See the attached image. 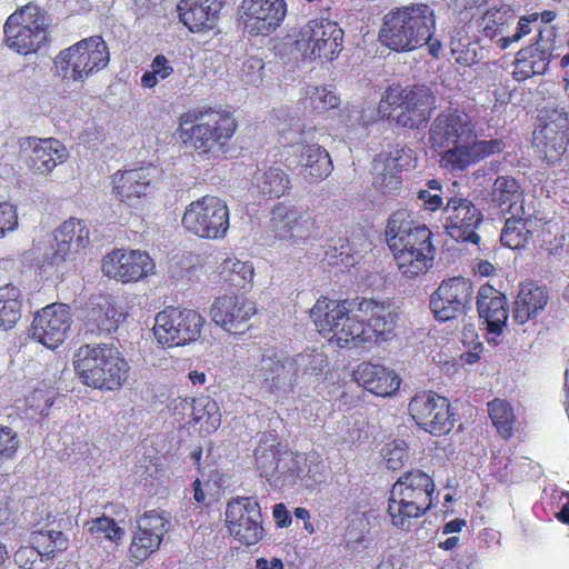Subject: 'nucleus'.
Instances as JSON below:
<instances>
[{
    "label": "nucleus",
    "mask_w": 569,
    "mask_h": 569,
    "mask_svg": "<svg viewBox=\"0 0 569 569\" xmlns=\"http://www.w3.org/2000/svg\"><path fill=\"white\" fill-rule=\"evenodd\" d=\"M538 30L537 40L530 46L537 48L543 56H547L549 60L555 58L557 31L553 26L536 27Z\"/></svg>",
    "instance_id": "5fc2aeb1"
},
{
    "label": "nucleus",
    "mask_w": 569,
    "mask_h": 569,
    "mask_svg": "<svg viewBox=\"0 0 569 569\" xmlns=\"http://www.w3.org/2000/svg\"><path fill=\"white\" fill-rule=\"evenodd\" d=\"M174 415L181 416L184 426L198 427L200 435H212L221 425L218 402L209 396L180 399L174 406Z\"/></svg>",
    "instance_id": "393cba45"
},
{
    "label": "nucleus",
    "mask_w": 569,
    "mask_h": 569,
    "mask_svg": "<svg viewBox=\"0 0 569 569\" xmlns=\"http://www.w3.org/2000/svg\"><path fill=\"white\" fill-rule=\"evenodd\" d=\"M123 320V313L110 301L106 300L89 310L87 313V329L94 335H110L114 332Z\"/></svg>",
    "instance_id": "e433bc0d"
},
{
    "label": "nucleus",
    "mask_w": 569,
    "mask_h": 569,
    "mask_svg": "<svg viewBox=\"0 0 569 569\" xmlns=\"http://www.w3.org/2000/svg\"><path fill=\"white\" fill-rule=\"evenodd\" d=\"M101 270L110 279L131 283L153 274L156 264L147 251L120 248L103 257Z\"/></svg>",
    "instance_id": "f3484780"
},
{
    "label": "nucleus",
    "mask_w": 569,
    "mask_h": 569,
    "mask_svg": "<svg viewBox=\"0 0 569 569\" xmlns=\"http://www.w3.org/2000/svg\"><path fill=\"white\" fill-rule=\"evenodd\" d=\"M408 411L420 429L433 436L448 435L455 426L450 401L432 390L416 392Z\"/></svg>",
    "instance_id": "4468645a"
},
{
    "label": "nucleus",
    "mask_w": 569,
    "mask_h": 569,
    "mask_svg": "<svg viewBox=\"0 0 569 569\" xmlns=\"http://www.w3.org/2000/svg\"><path fill=\"white\" fill-rule=\"evenodd\" d=\"M473 286L469 279L452 277L443 280L430 297V309L438 321L446 322L465 316L470 308Z\"/></svg>",
    "instance_id": "a211bd4d"
},
{
    "label": "nucleus",
    "mask_w": 569,
    "mask_h": 569,
    "mask_svg": "<svg viewBox=\"0 0 569 569\" xmlns=\"http://www.w3.org/2000/svg\"><path fill=\"white\" fill-rule=\"evenodd\" d=\"M435 104V96L423 87L390 86L379 102V112L402 128L419 129L430 120Z\"/></svg>",
    "instance_id": "9d476101"
},
{
    "label": "nucleus",
    "mask_w": 569,
    "mask_h": 569,
    "mask_svg": "<svg viewBox=\"0 0 569 569\" xmlns=\"http://www.w3.org/2000/svg\"><path fill=\"white\" fill-rule=\"evenodd\" d=\"M491 201L509 214L523 207V190L511 176L496 178L490 192Z\"/></svg>",
    "instance_id": "c9c22d12"
},
{
    "label": "nucleus",
    "mask_w": 569,
    "mask_h": 569,
    "mask_svg": "<svg viewBox=\"0 0 569 569\" xmlns=\"http://www.w3.org/2000/svg\"><path fill=\"white\" fill-rule=\"evenodd\" d=\"M549 300L546 287L528 283L521 287L515 301L513 318L523 325L545 309Z\"/></svg>",
    "instance_id": "f704fd0d"
},
{
    "label": "nucleus",
    "mask_w": 569,
    "mask_h": 569,
    "mask_svg": "<svg viewBox=\"0 0 569 569\" xmlns=\"http://www.w3.org/2000/svg\"><path fill=\"white\" fill-rule=\"evenodd\" d=\"M435 489V480L423 470L411 469L402 473L392 485L388 499L391 525L410 530L413 521L432 507Z\"/></svg>",
    "instance_id": "0eeeda50"
},
{
    "label": "nucleus",
    "mask_w": 569,
    "mask_h": 569,
    "mask_svg": "<svg viewBox=\"0 0 569 569\" xmlns=\"http://www.w3.org/2000/svg\"><path fill=\"white\" fill-rule=\"evenodd\" d=\"M39 557H41L40 553L32 545L22 546L14 552L13 560L19 568L32 569Z\"/></svg>",
    "instance_id": "bf43d9fd"
},
{
    "label": "nucleus",
    "mask_w": 569,
    "mask_h": 569,
    "mask_svg": "<svg viewBox=\"0 0 569 569\" xmlns=\"http://www.w3.org/2000/svg\"><path fill=\"white\" fill-rule=\"evenodd\" d=\"M252 378L260 389L271 395L290 393L296 385L290 358H280L274 351L262 355Z\"/></svg>",
    "instance_id": "b1692460"
},
{
    "label": "nucleus",
    "mask_w": 569,
    "mask_h": 569,
    "mask_svg": "<svg viewBox=\"0 0 569 569\" xmlns=\"http://www.w3.org/2000/svg\"><path fill=\"white\" fill-rule=\"evenodd\" d=\"M256 465L259 473L269 483L278 486L284 481L287 470L281 466V452L277 446H259L254 451Z\"/></svg>",
    "instance_id": "ea45409f"
},
{
    "label": "nucleus",
    "mask_w": 569,
    "mask_h": 569,
    "mask_svg": "<svg viewBox=\"0 0 569 569\" xmlns=\"http://www.w3.org/2000/svg\"><path fill=\"white\" fill-rule=\"evenodd\" d=\"M284 565L280 558L267 559L260 557L256 559V569H283Z\"/></svg>",
    "instance_id": "e2e57ef3"
},
{
    "label": "nucleus",
    "mask_w": 569,
    "mask_h": 569,
    "mask_svg": "<svg viewBox=\"0 0 569 569\" xmlns=\"http://www.w3.org/2000/svg\"><path fill=\"white\" fill-rule=\"evenodd\" d=\"M181 224L200 239H223L230 227L229 208L223 199L206 194L186 207Z\"/></svg>",
    "instance_id": "f8f14e48"
},
{
    "label": "nucleus",
    "mask_w": 569,
    "mask_h": 569,
    "mask_svg": "<svg viewBox=\"0 0 569 569\" xmlns=\"http://www.w3.org/2000/svg\"><path fill=\"white\" fill-rule=\"evenodd\" d=\"M479 318L486 325L490 340L503 333L509 318L506 296L491 284H482L477 293Z\"/></svg>",
    "instance_id": "a878e982"
},
{
    "label": "nucleus",
    "mask_w": 569,
    "mask_h": 569,
    "mask_svg": "<svg viewBox=\"0 0 569 569\" xmlns=\"http://www.w3.org/2000/svg\"><path fill=\"white\" fill-rule=\"evenodd\" d=\"M487 411L498 435L505 440L512 438L517 422L512 406L507 400L495 398L487 403Z\"/></svg>",
    "instance_id": "c03bdc74"
},
{
    "label": "nucleus",
    "mask_w": 569,
    "mask_h": 569,
    "mask_svg": "<svg viewBox=\"0 0 569 569\" xmlns=\"http://www.w3.org/2000/svg\"><path fill=\"white\" fill-rule=\"evenodd\" d=\"M355 381L378 397L395 395L401 385L400 377L382 365L362 362L353 370Z\"/></svg>",
    "instance_id": "c85d7f7f"
},
{
    "label": "nucleus",
    "mask_w": 569,
    "mask_h": 569,
    "mask_svg": "<svg viewBox=\"0 0 569 569\" xmlns=\"http://www.w3.org/2000/svg\"><path fill=\"white\" fill-rule=\"evenodd\" d=\"M385 237L402 277L415 279L432 267L436 254L433 233L411 211H393L387 220Z\"/></svg>",
    "instance_id": "7ed1b4c3"
},
{
    "label": "nucleus",
    "mask_w": 569,
    "mask_h": 569,
    "mask_svg": "<svg viewBox=\"0 0 569 569\" xmlns=\"http://www.w3.org/2000/svg\"><path fill=\"white\" fill-rule=\"evenodd\" d=\"M19 447L17 433L7 426H0V465L11 459Z\"/></svg>",
    "instance_id": "6e6d98bb"
},
{
    "label": "nucleus",
    "mask_w": 569,
    "mask_h": 569,
    "mask_svg": "<svg viewBox=\"0 0 569 569\" xmlns=\"http://www.w3.org/2000/svg\"><path fill=\"white\" fill-rule=\"evenodd\" d=\"M54 243L50 249L42 254L37 262L38 272L41 277L59 278L62 274V269L68 262H72L77 254L82 250L76 249L72 244L68 243L66 239L59 237V233H53Z\"/></svg>",
    "instance_id": "473e14b6"
},
{
    "label": "nucleus",
    "mask_w": 569,
    "mask_h": 569,
    "mask_svg": "<svg viewBox=\"0 0 569 569\" xmlns=\"http://www.w3.org/2000/svg\"><path fill=\"white\" fill-rule=\"evenodd\" d=\"M204 325L202 315L193 309L167 307L156 316L153 333L166 347H179L196 341Z\"/></svg>",
    "instance_id": "ddd939ff"
},
{
    "label": "nucleus",
    "mask_w": 569,
    "mask_h": 569,
    "mask_svg": "<svg viewBox=\"0 0 569 569\" xmlns=\"http://www.w3.org/2000/svg\"><path fill=\"white\" fill-rule=\"evenodd\" d=\"M533 144L543 159L555 163L566 153L569 146V117L566 112L552 110L533 131Z\"/></svg>",
    "instance_id": "412c9836"
},
{
    "label": "nucleus",
    "mask_w": 569,
    "mask_h": 569,
    "mask_svg": "<svg viewBox=\"0 0 569 569\" xmlns=\"http://www.w3.org/2000/svg\"><path fill=\"white\" fill-rule=\"evenodd\" d=\"M91 536L99 538L103 535L111 542L118 543L124 536V530L119 527L113 518L102 515L87 522Z\"/></svg>",
    "instance_id": "3c124183"
},
{
    "label": "nucleus",
    "mask_w": 569,
    "mask_h": 569,
    "mask_svg": "<svg viewBox=\"0 0 569 569\" xmlns=\"http://www.w3.org/2000/svg\"><path fill=\"white\" fill-rule=\"evenodd\" d=\"M257 311L253 300L239 295H223L213 301L211 319L230 333H243Z\"/></svg>",
    "instance_id": "5701e85b"
},
{
    "label": "nucleus",
    "mask_w": 569,
    "mask_h": 569,
    "mask_svg": "<svg viewBox=\"0 0 569 569\" xmlns=\"http://www.w3.org/2000/svg\"><path fill=\"white\" fill-rule=\"evenodd\" d=\"M238 130L233 113L221 107L191 108L178 117L176 133L198 156L217 158L224 154Z\"/></svg>",
    "instance_id": "20e7f679"
},
{
    "label": "nucleus",
    "mask_w": 569,
    "mask_h": 569,
    "mask_svg": "<svg viewBox=\"0 0 569 569\" xmlns=\"http://www.w3.org/2000/svg\"><path fill=\"white\" fill-rule=\"evenodd\" d=\"M445 229L458 242L478 244L480 236L477 233L483 221L481 210L468 198L455 194L447 197L443 207Z\"/></svg>",
    "instance_id": "6ab92c4d"
},
{
    "label": "nucleus",
    "mask_w": 569,
    "mask_h": 569,
    "mask_svg": "<svg viewBox=\"0 0 569 569\" xmlns=\"http://www.w3.org/2000/svg\"><path fill=\"white\" fill-rule=\"evenodd\" d=\"M151 182L148 168L119 170L112 177V193L119 201L132 204L148 194Z\"/></svg>",
    "instance_id": "c756f323"
},
{
    "label": "nucleus",
    "mask_w": 569,
    "mask_h": 569,
    "mask_svg": "<svg viewBox=\"0 0 569 569\" xmlns=\"http://www.w3.org/2000/svg\"><path fill=\"white\" fill-rule=\"evenodd\" d=\"M477 124L465 107L450 104L430 124L428 141L439 152L440 167L449 172H463L470 166L500 153L502 139L477 140Z\"/></svg>",
    "instance_id": "f03ea898"
},
{
    "label": "nucleus",
    "mask_w": 569,
    "mask_h": 569,
    "mask_svg": "<svg viewBox=\"0 0 569 569\" xmlns=\"http://www.w3.org/2000/svg\"><path fill=\"white\" fill-rule=\"evenodd\" d=\"M221 276L231 287L246 289L251 284L254 270L250 262L228 258L221 264Z\"/></svg>",
    "instance_id": "de8ad7c7"
},
{
    "label": "nucleus",
    "mask_w": 569,
    "mask_h": 569,
    "mask_svg": "<svg viewBox=\"0 0 569 569\" xmlns=\"http://www.w3.org/2000/svg\"><path fill=\"white\" fill-rule=\"evenodd\" d=\"M169 520L163 512L148 510L139 517L137 529L128 549V558L136 566L141 565L159 550L168 531Z\"/></svg>",
    "instance_id": "aec40b11"
},
{
    "label": "nucleus",
    "mask_w": 569,
    "mask_h": 569,
    "mask_svg": "<svg viewBox=\"0 0 569 569\" xmlns=\"http://www.w3.org/2000/svg\"><path fill=\"white\" fill-rule=\"evenodd\" d=\"M150 67L151 70L146 71L141 77V84L144 88H154L159 80H164L173 73V67L164 54H157Z\"/></svg>",
    "instance_id": "603ef678"
},
{
    "label": "nucleus",
    "mask_w": 569,
    "mask_h": 569,
    "mask_svg": "<svg viewBox=\"0 0 569 569\" xmlns=\"http://www.w3.org/2000/svg\"><path fill=\"white\" fill-rule=\"evenodd\" d=\"M532 14H537L538 23H542L543 26H549L556 19V12L552 10H543L542 12H532Z\"/></svg>",
    "instance_id": "338daca9"
},
{
    "label": "nucleus",
    "mask_w": 569,
    "mask_h": 569,
    "mask_svg": "<svg viewBox=\"0 0 569 569\" xmlns=\"http://www.w3.org/2000/svg\"><path fill=\"white\" fill-rule=\"evenodd\" d=\"M305 108L316 113H323L336 109L340 104V98L330 86H308L302 98Z\"/></svg>",
    "instance_id": "a18cd8bd"
},
{
    "label": "nucleus",
    "mask_w": 569,
    "mask_h": 569,
    "mask_svg": "<svg viewBox=\"0 0 569 569\" xmlns=\"http://www.w3.org/2000/svg\"><path fill=\"white\" fill-rule=\"evenodd\" d=\"M226 526L229 533L246 546H253L262 540V513L254 497H236L226 507Z\"/></svg>",
    "instance_id": "2eb2a0df"
},
{
    "label": "nucleus",
    "mask_w": 569,
    "mask_h": 569,
    "mask_svg": "<svg viewBox=\"0 0 569 569\" xmlns=\"http://www.w3.org/2000/svg\"><path fill=\"white\" fill-rule=\"evenodd\" d=\"M310 316L321 336L350 348H370L391 340L398 318L389 305L363 297H320Z\"/></svg>",
    "instance_id": "f257e3e1"
},
{
    "label": "nucleus",
    "mask_w": 569,
    "mask_h": 569,
    "mask_svg": "<svg viewBox=\"0 0 569 569\" xmlns=\"http://www.w3.org/2000/svg\"><path fill=\"white\" fill-rule=\"evenodd\" d=\"M270 227L279 240L306 239L310 237L312 222L308 212L280 202L271 211Z\"/></svg>",
    "instance_id": "bb28decb"
},
{
    "label": "nucleus",
    "mask_w": 569,
    "mask_h": 569,
    "mask_svg": "<svg viewBox=\"0 0 569 569\" xmlns=\"http://www.w3.org/2000/svg\"><path fill=\"white\" fill-rule=\"evenodd\" d=\"M21 291L13 284L0 287V328L9 330L21 317Z\"/></svg>",
    "instance_id": "37998d69"
},
{
    "label": "nucleus",
    "mask_w": 569,
    "mask_h": 569,
    "mask_svg": "<svg viewBox=\"0 0 569 569\" xmlns=\"http://www.w3.org/2000/svg\"><path fill=\"white\" fill-rule=\"evenodd\" d=\"M531 24H538L537 14H525L521 16L517 22L516 32L510 34V37L499 38L497 41L498 47L501 50L507 49L511 43L518 42L523 37L528 36L532 31Z\"/></svg>",
    "instance_id": "864d4df0"
},
{
    "label": "nucleus",
    "mask_w": 569,
    "mask_h": 569,
    "mask_svg": "<svg viewBox=\"0 0 569 569\" xmlns=\"http://www.w3.org/2000/svg\"><path fill=\"white\" fill-rule=\"evenodd\" d=\"M49 41V16L33 2L16 9L3 24L4 44L21 56L38 52Z\"/></svg>",
    "instance_id": "1a4fd4ad"
},
{
    "label": "nucleus",
    "mask_w": 569,
    "mask_h": 569,
    "mask_svg": "<svg viewBox=\"0 0 569 569\" xmlns=\"http://www.w3.org/2000/svg\"><path fill=\"white\" fill-rule=\"evenodd\" d=\"M418 199L422 201V206L428 211H437L443 204V199L440 194H432L429 190H419Z\"/></svg>",
    "instance_id": "052dcab7"
},
{
    "label": "nucleus",
    "mask_w": 569,
    "mask_h": 569,
    "mask_svg": "<svg viewBox=\"0 0 569 569\" xmlns=\"http://www.w3.org/2000/svg\"><path fill=\"white\" fill-rule=\"evenodd\" d=\"M287 10L284 0H242L239 21L248 36L267 37L282 24Z\"/></svg>",
    "instance_id": "dca6fc26"
},
{
    "label": "nucleus",
    "mask_w": 569,
    "mask_h": 569,
    "mask_svg": "<svg viewBox=\"0 0 569 569\" xmlns=\"http://www.w3.org/2000/svg\"><path fill=\"white\" fill-rule=\"evenodd\" d=\"M517 16L509 8L493 7L481 17L479 26L485 37L489 39L510 37L507 34L516 22Z\"/></svg>",
    "instance_id": "a19ab883"
},
{
    "label": "nucleus",
    "mask_w": 569,
    "mask_h": 569,
    "mask_svg": "<svg viewBox=\"0 0 569 569\" xmlns=\"http://www.w3.org/2000/svg\"><path fill=\"white\" fill-rule=\"evenodd\" d=\"M272 515L276 523L280 528L288 527L292 521L291 516L283 503L274 505L272 508Z\"/></svg>",
    "instance_id": "680f3d73"
},
{
    "label": "nucleus",
    "mask_w": 569,
    "mask_h": 569,
    "mask_svg": "<svg viewBox=\"0 0 569 569\" xmlns=\"http://www.w3.org/2000/svg\"><path fill=\"white\" fill-rule=\"evenodd\" d=\"M436 30L435 10L425 2L391 8L382 18L379 41L390 51L411 52L426 44L432 57H438L441 44L432 41Z\"/></svg>",
    "instance_id": "39448f33"
},
{
    "label": "nucleus",
    "mask_w": 569,
    "mask_h": 569,
    "mask_svg": "<svg viewBox=\"0 0 569 569\" xmlns=\"http://www.w3.org/2000/svg\"><path fill=\"white\" fill-rule=\"evenodd\" d=\"M550 60L543 56L537 48L531 46L520 49L513 62L512 77L517 81L527 80L535 74H543Z\"/></svg>",
    "instance_id": "58836bf2"
},
{
    "label": "nucleus",
    "mask_w": 569,
    "mask_h": 569,
    "mask_svg": "<svg viewBox=\"0 0 569 569\" xmlns=\"http://www.w3.org/2000/svg\"><path fill=\"white\" fill-rule=\"evenodd\" d=\"M383 458L388 469L398 470L408 459V451L402 445L393 442L383 450Z\"/></svg>",
    "instance_id": "13d9d810"
},
{
    "label": "nucleus",
    "mask_w": 569,
    "mask_h": 569,
    "mask_svg": "<svg viewBox=\"0 0 569 569\" xmlns=\"http://www.w3.org/2000/svg\"><path fill=\"white\" fill-rule=\"evenodd\" d=\"M299 163L301 174L311 183L322 181L332 170L329 152L319 144H303Z\"/></svg>",
    "instance_id": "72a5a7b5"
},
{
    "label": "nucleus",
    "mask_w": 569,
    "mask_h": 569,
    "mask_svg": "<svg viewBox=\"0 0 569 569\" xmlns=\"http://www.w3.org/2000/svg\"><path fill=\"white\" fill-rule=\"evenodd\" d=\"M56 231L76 249L83 250L90 242V231L87 224L77 218L66 220Z\"/></svg>",
    "instance_id": "8fccbe9b"
},
{
    "label": "nucleus",
    "mask_w": 569,
    "mask_h": 569,
    "mask_svg": "<svg viewBox=\"0 0 569 569\" xmlns=\"http://www.w3.org/2000/svg\"><path fill=\"white\" fill-rule=\"evenodd\" d=\"M30 140L33 147L27 163L29 169L36 174H49L69 157L66 146L58 139L30 138Z\"/></svg>",
    "instance_id": "7c9ffc66"
},
{
    "label": "nucleus",
    "mask_w": 569,
    "mask_h": 569,
    "mask_svg": "<svg viewBox=\"0 0 569 569\" xmlns=\"http://www.w3.org/2000/svg\"><path fill=\"white\" fill-rule=\"evenodd\" d=\"M343 39L345 32L336 21L313 18L299 28L292 46L302 61L330 62L342 51Z\"/></svg>",
    "instance_id": "9b49d317"
},
{
    "label": "nucleus",
    "mask_w": 569,
    "mask_h": 569,
    "mask_svg": "<svg viewBox=\"0 0 569 569\" xmlns=\"http://www.w3.org/2000/svg\"><path fill=\"white\" fill-rule=\"evenodd\" d=\"M73 370L80 382L100 391L120 390L127 382L130 365L113 343H84L74 352Z\"/></svg>",
    "instance_id": "423d86ee"
},
{
    "label": "nucleus",
    "mask_w": 569,
    "mask_h": 569,
    "mask_svg": "<svg viewBox=\"0 0 569 569\" xmlns=\"http://www.w3.org/2000/svg\"><path fill=\"white\" fill-rule=\"evenodd\" d=\"M256 187L266 199H279L291 188L288 174L281 169L269 167L256 176Z\"/></svg>",
    "instance_id": "79ce46f5"
},
{
    "label": "nucleus",
    "mask_w": 569,
    "mask_h": 569,
    "mask_svg": "<svg viewBox=\"0 0 569 569\" xmlns=\"http://www.w3.org/2000/svg\"><path fill=\"white\" fill-rule=\"evenodd\" d=\"M109 62L106 40L101 36H90L61 50L53 59V68L62 82L83 84L104 70Z\"/></svg>",
    "instance_id": "6e6552de"
},
{
    "label": "nucleus",
    "mask_w": 569,
    "mask_h": 569,
    "mask_svg": "<svg viewBox=\"0 0 569 569\" xmlns=\"http://www.w3.org/2000/svg\"><path fill=\"white\" fill-rule=\"evenodd\" d=\"M376 177L373 184L383 194H393L402 184L401 166L398 158L380 154L375 162Z\"/></svg>",
    "instance_id": "4c0bfd02"
},
{
    "label": "nucleus",
    "mask_w": 569,
    "mask_h": 569,
    "mask_svg": "<svg viewBox=\"0 0 569 569\" xmlns=\"http://www.w3.org/2000/svg\"><path fill=\"white\" fill-rule=\"evenodd\" d=\"M538 228V219L525 208L512 211L500 234L501 243L512 250L525 248Z\"/></svg>",
    "instance_id": "2f4dec72"
},
{
    "label": "nucleus",
    "mask_w": 569,
    "mask_h": 569,
    "mask_svg": "<svg viewBox=\"0 0 569 569\" xmlns=\"http://www.w3.org/2000/svg\"><path fill=\"white\" fill-rule=\"evenodd\" d=\"M30 539L41 558H53L57 552L64 551L68 547V539L58 530L33 531Z\"/></svg>",
    "instance_id": "49530a36"
},
{
    "label": "nucleus",
    "mask_w": 569,
    "mask_h": 569,
    "mask_svg": "<svg viewBox=\"0 0 569 569\" xmlns=\"http://www.w3.org/2000/svg\"><path fill=\"white\" fill-rule=\"evenodd\" d=\"M495 270V266L487 260L479 261L475 267V272L482 277H489L493 274Z\"/></svg>",
    "instance_id": "69168bd1"
},
{
    "label": "nucleus",
    "mask_w": 569,
    "mask_h": 569,
    "mask_svg": "<svg viewBox=\"0 0 569 569\" xmlns=\"http://www.w3.org/2000/svg\"><path fill=\"white\" fill-rule=\"evenodd\" d=\"M71 327L69 307L52 303L38 311L30 327L31 337L49 349L63 343Z\"/></svg>",
    "instance_id": "4be33fe9"
},
{
    "label": "nucleus",
    "mask_w": 569,
    "mask_h": 569,
    "mask_svg": "<svg viewBox=\"0 0 569 569\" xmlns=\"http://www.w3.org/2000/svg\"><path fill=\"white\" fill-rule=\"evenodd\" d=\"M459 537L452 536L438 543V547L442 550H452L459 545Z\"/></svg>",
    "instance_id": "774afa93"
},
{
    "label": "nucleus",
    "mask_w": 569,
    "mask_h": 569,
    "mask_svg": "<svg viewBox=\"0 0 569 569\" xmlns=\"http://www.w3.org/2000/svg\"><path fill=\"white\" fill-rule=\"evenodd\" d=\"M19 226L18 211L16 206L4 201L0 202V239L13 232Z\"/></svg>",
    "instance_id": "4d7b16f0"
},
{
    "label": "nucleus",
    "mask_w": 569,
    "mask_h": 569,
    "mask_svg": "<svg viewBox=\"0 0 569 569\" xmlns=\"http://www.w3.org/2000/svg\"><path fill=\"white\" fill-rule=\"evenodd\" d=\"M467 526V521L465 519L456 518L445 523L442 527L443 535H450L455 532H460L462 528Z\"/></svg>",
    "instance_id": "0e129e2a"
},
{
    "label": "nucleus",
    "mask_w": 569,
    "mask_h": 569,
    "mask_svg": "<svg viewBox=\"0 0 569 569\" xmlns=\"http://www.w3.org/2000/svg\"><path fill=\"white\" fill-rule=\"evenodd\" d=\"M224 3V0H180L177 4L179 20L191 32L212 30Z\"/></svg>",
    "instance_id": "cd10ccee"
},
{
    "label": "nucleus",
    "mask_w": 569,
    "mask_h": 569,
    "mask_svg": "<svg viewBox=\"0 0 569 569\" xmlns=\"http://www.w3.org/2000/svg\"><path fill=\"white\" fill-rule=\"evenodd\" d=\"M290 363L295 371V379L299 375L302 376H319L327 367V356L317 350H306L301 353L290 358Z\"/></svg>",
    "instance_id": "09e8293b"
}]
</instances>
